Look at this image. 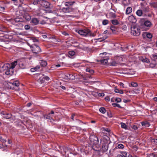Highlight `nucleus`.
I'll return each mask as SVG.
<instances>
[{
	"label": "nucleus",
	"instance_id": "obj_1",
	"mask_svg": "<svg viewBox=\"0 0 157 157\" xmlns=\"http://www.w3.org/2000/svg\"><path fill=\"white\" fill-rule=\"evenodd\" d=\"M30 47L34 53L33 55L34 56L37 57L39 56V53L41 52V50L38 46L36 44H32Z\"/></svg>",
	"mask_w": 157,
	"mask_h": 157
},
{
	"label": "nucleus",
	"instance_id": "obj_2",
	"mask_svg": "<svg viewBox=\"0 0 157 157\" xmlns=\"http://www.w3.org/2000/svg\"><path fill=\"white\" fill-rule=\"evenodd\" d=\"M107 54L106 52L101 53L99 55L100 57H101V59H99L97 61L100 62L101 63L105 64L108 62V60L109 59V58L108 56H105Z\"/></svg>",
	"mask_w": 157,
	"mask_h": 157
},
{
	"label": "nucleus",
	"instance_id": "obj_3",
	"mask_svg": "<svg viewBox=\"0 0 157 157\" xmlns=\"http://www.w3.org/2000/svg\"><path fill=\"white\" fill-rule=\"evenodd\" d=\"M2 117L6 119H11L12 122H13L16 120V117L15 116H13L12 115L11 113H7L6 111H3L1 113Z\"/></svg>",
	"mask_w": 157,
	"mask_h": 157
},
{
	"label": "nucleus",
	"instance_id": "obj_4",
	"mask_svg": "<svg viewBox=\"0 0 157 157\" xmlns=\"http://www.w3.org/2000/svg\"><path fill=\"white\" fill-rule=\"evenodd\" d=\"M9 88L10 89L17 90L19 89V82L18 81H15L12 82H9L8 83Z\"/></svg>",
	"mask_w": 157,
	"mask_h": 157
},
{
	"label": "nucleus",
	"instance_id": "obj_5",
	"mask_svg": "<svg viewBox=\"0 0 157 157\" xmlns=\"http://www.w3.org/2000/svg\"><path fill=\"white\" fill-rule=\"evenodd\" d=\"M89 140L93 145H96L98 143V137L94 135H91L90 136Z\"/></svg>",
	"mask_w": 157,
	"mask_h": 157
},
{
	"label": "nucleus",
	"instance_id": "obj_6",
	"mask_svg": "<svg viewBox=\"0 0 157 157\" xmlns=\"http://www.w3.org/2000/svg\"><path fill=\"white\" fill-rule=\"evenodd\" d=\"M75 31L80 35L83 36H85L90 35V30H75Z\"/></svg>",
	"mask_w": 157,
	"mask_h": 157
},
{
	"label": "nucleus",
	"instance_id": "obj_7",
	"mask_svg": "<svg viewBox=\"0 0 157 157\" xmlns=\"http://www.w3.org/2000/svg\"><path fill=\"white\" fill-rule=\"evenodd\" d=\"M102 150L103 152H106L108 150V141L106 140H104L103 143H102Z\"/></svg>",
	"mask_w": 157,
	"mask_h": 157
},
{
	"label": "nucleus",
	"instance_id": "obj_8",
	"mask_svg": "<svg viewBox=\"0 0 157 157\" xmlns=\"http://www.w3.org/2000/svg\"><path fill=\"white\" fill-rule=\"evenodd\" d=\"M64 78L67 80H74L75 79V76L72 74L67 73L64 75Z\"/></svg>",
	"mask_w": 157,
	"mask_h": 157
},
{
	"label": "nucleus",
	"instance_id": "obj_9",
	"mask_svg": "<svg viewBox=\"0 0 157 157\" xmlns=\"http://www.w3.org/2000/svg\"><path fill=\"white\" fill-rule=\"evenodd\" d=\"M62 10L64 13H70L73 12L74 9L72 7H68L63 8Z\"/></svg>",
	"mask_w": 157,
	"mask_h": 157
},
{
	"label": "nucleus",
	"instance_id": "obj_10",
	"mask_svg": "<svg viewBox=\"0 0 157 157\" xmlns=\"http://www.w3.org/2000/svg\"><path fill=\"white\" fill-rule=\"evenodd\" d=\"M142 36L144 39H145L146 37L149 39H151L152 36L151 33L147 32L144 33L142 34Z\"/></svg>",
	"mask_w": 157,
	"mask_h": 157
},
{
	"label": "nucleus",
	"instance_id": "obj_11",
	"mask_svg": "<svg viewBox=\"0 0 157 157\" xmlns=\"http://www.w3.org/2000/svg\"><path fill=\"white\" fill-rule=\"evenodd\" d=\"M140 30H131V33L134 36H139L140 34Z\"/></svg>",
	"mask_w": 157,
	"mask_h": 157
},
{
	"label": "nucleus",
	"instance_id": "obj_12",
	"mask_svg": "<svg viewBox=\"0 0 157 157\" xmlns=\"http://www.w3.org/2000/svg\"><path fill=\"white\" fill-rule=\"evenodd\" d=\"M2 72L7 70L8 68H10V64L8 63L4 64L2 63Z\"/></svg>",
	"mask_w": 157,
	"mask_h": 157
},
{
	"label": "nucleus",
	"instance_id": "obj_13",
	"mask_svg": "<svg viewBox=\"0 0 157 157\" xmlns=\"http://www.w3.org/2000/svg\"><path fill=\"white\" fill-rule=\"evenodd\" d=\"M124 147V145L121 144H119L118 145L117 147H116L113 149H111L110 150V152H113L115 151H116L118 148L119 149H123Z\"/></svg>",
	"mask_w": 157,
	"mask_h": 157
},
{
	"label": "nucleus",
	"instance_id": "obj_14",
	"mask_svg": "<svg viewBox=\"0 0 157 157\" xmlns=\"http://www.w3.org/2000/svg\"><path fill=\"white\" fill-rule=\"evenodd\" d=\"M128 20L132 23H134L136 22V19L133 15H131L128 17Z\"/></svg>",
	"mask_w": 157,
	"mask_h": 157
},
{
	"label": "nucleus",
	"instance_id": "obj_15",
	"mask_svg": "<svg viewBox=\"0 0 157 157\" xmlns=\"http://www.w3.org/2000/svg\"><path fill=\"white\" fill-rule=\"evenodd\" d=\"M13 72V69L11 68H9L6 71L5 73L7 75H12Z\"/></svg>",
	"mask_w": 157,
	"mask_h": 157
},
{
	"label": "nucleus",
	"instance_id": "obj_16",
	"mask_svg": "<svg viewBox=\"0 0 157 157\" xmlns=\"http://www.w3.org/2000/svg\"><path fill=\"white\" fill-rule=\"evenodd\" d=\"M86 71V72H89L90 74V75H88V77L89 78L91 77L90 75H93L94 73V71L93 70L89 68H87Z\"/></svg>",
	"mask_w": 157,
	"mask_h": 157
},
{
	"label": "nucleus",
	"instance_id": "obj_17",
	"mask_svg": "<svg viewBox=\"0 0 157 157\" xmlns=\"http://www.w3.org/2000/svg\"><path fill=\"white\" fill-rule=\"evenodd\" d=\"M44 119H49L50 121L53 120V118L50 113H48L47 114H45L44 115Z\"/></svg>",
	"mask_w": 157,
	"mask_h": 157
},
{
	"label": "nucleus",
	"instance_id": "obj_18",
	"mask_svg": "<svg viewBox=\"0 0 157 157\" xmlns=\"http://www.w3.org/2000/svg\"><path fill=\"white\" fill-rule=\"evenodd\" d=\"M141 124L142 126L145 128L148 127L150 125V124L147 121L142 122Z\"/></svg>",
	"mask_w": 157,
	"mask_h": 157
},
{
	"label": "nucleus",
	"instance_id": "obj_19",
	"mask_svg": "<svg viewBox=\"0 0 157 157\" xmlns=\"http://www.w3.org/2000/svg\"><path fill=\"white\" fill-rule=\"evenodd\" d=\"M39 22V21L36 18H34L31 21V23L33 25H37Z\"/></svg>",
	"mask_w": 157,
	"mask_h": 157
},
{
	"label": "nucleus",
	"instance_id": "obj_20",
	"mask_svg": "<svg viewBox=\"0 0 157 157\" xmlns=\"http://www.w3.org/2000/svg\"><path fill=\"white\" fill-rule=\"evenodd\" d=\"M114 58L116 60V61L117 62L118 64H119V63L122 61L123 60V58L121 57L117 56L115 57Z\"/></svg>",
	"mask_w": 157,
	"mask_h": 157
},
{
	"label": "nucleus",
	"instance_id": "obj_21",
	"mask_svg": "<svg viewBox=\"0 0 157 157\" xmlns=\"http://www.w3.org/2000/svg\"><path fill=\"white\" fill-rule=\"evenodd\" d=\"M17 64V61H15L12 63L11 64H10V68H12L13 69L16 66Z\"/></svg>",
	"mask_w": 157,
	"mask_h": 157
},
{
	"label": "nucleus",
	"instance_id": "obj_22",
	"mask_svg": "<svg viewBox=\"0 0 157 157\" xmlns=\"http://www.w3.org/2000/svg\"><path fill=\"white\" fill-rule=\"evenodd\" d=\"M40 65L42 67H45L47 64V63L46 61L45 60H40Z\"/></svg>",
	"mask_w": 157,
	"mask_h": 157
},
{
	"label": "nucleus",
	"instance_id": "obj_23",
	"mask_svg": "<svg viewBox=\"0 0 157 157\" xmlns=\"http://www.w3.org/2000/svg\"><path fill=\"white\" fill-rule=\"evenodd\" d=\"M13 33H12V34H13V35H22V36H24V35H26V33H19L17 32H15V31H13Z\"/></svg>",
	"mask_w": 157,
	"mask_h": 157
},
{
	"label": "nucleus",
	"instance_id": "obj_24",
	"mask_svg": "<svg viewBox=\"0 0 157 157\" xmlns=\"http://www.w3.org/2000/svg\"><path fill=\"white\" fill-rule=\"evenodd\" d=\"M132 11V9L131 7H128L126 9V13L127 14H129Z\"/></svg>",
	"mask_w": 157,
	"mask_h": 157
},
{
	"label": "nucleus",
	"instance_id": "obj_25",
	"mask_svg": "<svg viewBox=\"0 0 157 157\" xmlns=\"http://www.w3.org/2000/svg\"><path fill=\"white\" fill-rule=\"evenodd\" d=\"M75 3V1L67 2L65 3V5L67 6H69L73 5Z\"/></svg>",
	"mask_w": 157,
	"mask_h": 157
},
{
	"label": "nucleus",
	"instance_id": "obj_26",
	"mask_svg": "<svg viewBox=\"0 0 157 157\" xmlns=\"http://www.w3.org/2000/svg\"><path fill=\"white\" fill-rule=\"evenodd\" d=\"M14 20L16 22H22L23 21V20L21 17L16 18L14 19Z\"/></svg>",
	"mask_w": 157,
	"mask_h": 157
},
{
	"label": "nucleus",
	"instance_id": "obj_27",
	"mask_svg": "<svg viewBox=\"0 0 157 157\" xmlns=\"http://www.w3.org/2000/svg\"><path fill=\"white\" fill-rule=\"evenodd\" d=\"M149 4L151 7H153L154 8H157V2L150 3Z\"/></svg>",
	"mask_w": 157,
	"mask_h": 157
},
{
	"label": "nucleus",
	"instance_id": "obj_28",
	"mask_svg": "<svg viewBox=\"0 0 157 157\" xmlns=\"http://www.w3.org/2000/svg\"><path fill=\"white\" fill-rule=\"evenodd\" d=\"M136 14L139 16L140 17L142 16L143 12L142 10H138L136 12Z\"/></svg>",
	"mask_w": 157,
	"mask_h": 157
},
{
	"label": "nucleus",
	"instance_id": "obj_29",
	"mask_svg": "<svg viewBox=\"0 0 157 157\" xmlns=\"http://www.w3.org/2000/svg\"><path fill=\"white\" fill-rule=\"evenodd\" d=\"M18 65L20 68L21 69H24L25 66V64L22 62H20L18 63Z\"/></svg>",
	"mask_w": 157,
	"mask_h": 157
},
{
	"label": "nucleus",
	"instance_id": "obj_30",
	"mask_svg": "<svg viewBox=\"0 0 157 157\" xmlns=\"http://www.w3.org/2000/svg\"><path fill=\"white\" fill-rule=\"evenodd\" d=\"M25 18V19L27 20V21H29L30 20L31 18V16L28 14H25L24 16H23Z\"/></svg>",
	"mask_w": 157,
	"mask_h": 157
},
{
	"label": "nucleus",
	"instance_id": "obj_31",
	"mask_svg": "<svg viewBox=\"0 0 157 157\" xmlns=\"http://www.w3.org/2000/svg\"><path fill=\"white\" fill-rule=\"evenodd\" d=\"M112 24L114 25H117L119 24V22L116 19L112 20L111 21Z\"/></svg>",
	"mask_w": 157,
	"mask_h": 157
},
{
	"label": "nucleus",
	"instance_id": "obj_32",
	"mask_svg": "<svg viewBox=\"0 0 157 157\" xmlns=\"http://www.w3.org/2000/svg\"><path fill=\"white\" fill-rule=\"evenodd\" d=\"M40 69V67L39 66H37L35 67L32 68L31 69L30 71L32 72H34L35 71H37Z\"/></svg>",
	"mask_w": 157,
	"mask_h": 157
},
{
	"label": "nucleus",
	"instance_id": "obj_33",
	"mask_svg": "<svg viewBox=\"0 0 157 157\" xmlns=\"http://www.w3.org/2000/svg\"><path fill=\"white\" fill-rule=\"evenodd\" d=\"M118 64V63L115 59L114 60L110 62V65L112 66H117Z\"/></svg>",
	"mask_w": 157,
	"mask_h": 157
},
{
	"label": "nucleus",
	"instance_id": "obj_34",
	"mask_svg": "<svg viewBox=\"0 0 157 157\" xmlns=\"http://www.w3.org/2000/svg\"><path fill=\"white\" fill-rule=\"evenodd\" d=\"M121 128H124L125 129H127L128 128V127L127 125L125 124V123L121 122Z\"/></svg>",
	"mask_w": 157,
	"mask_h": 157
},
{
	"label": "nucleus",
	"instance_id": "obj_35",
	"mask_svg": "<svg viewBox=\"0 0 157 157\" xmlns=\"http://www.w3.org/2000/svg\"><path fill=\"white\" fill-rule=\"evenodd\" d=\"M144 24L147 27H150L151 25V22L148 21H145L144 22Z\"/></svg>",
	"mask_w": 157,
	"mask_h": 157
},
{
	"label": "nucleus",
	"instance_id": "obj_36",
	"mask_svg": "<svg viewBox=\"0 0 157 157\" xmlns=\"http://www.w3.org/2000/svg\"><path fill=\"white\" fill-rule=\"evenodd\" d=\"M122 157H127V153L125 151H121L120 152Z\"/></svg>",
	"mask_w": 157,
	"mask_h": 157
},
{
	"label": "nucleus",
	"instance_id": "obj_37",
	"mask_svg": "<svg viewBox=\"0 0 157 157\" xmlns=\"http://www.w3.org/2000/svg\"><path fill=\"white\" fill-rule=\"evenodd\" d=\"M109 15L111 18H115L116 17V15L115 14L112 12L109 13Z\"/></svg>",
	"mask_w": 157,
	"mask_h": 157
},
{
	"label": "nucleus",
	"instance_id": "obj_38",
	"mask_svg": "<svg viewBox=\"0 0 157 157\" xmlns=\"http://www.w3.org/2000/svg\"><path fill=\"white\" fill-rule=\"evenodd\" d=\"M99 110L100 112L103 114H104L105 113L106 110L104 107H101L99 109Z\"/></svg>",
	"mask_w": 157,
	"mask_h": 157
},
{
	"label": "nucleus",
	"instance_id": "obj_39",
	"mask_svg": "<svg viewBox=\"0 0 157 157\" xmlns=\"http://www.w3.org/2000/svg\"><path fill=\"white\" fill-rule=\"evenodd\" d=\"M44 78L43 77H40L38 80V82H39L40 83H44Z\"/></svg>",
	"mask_w": 157,
	"mask_h": 157
},
{
	"label": "nucleus",
	"instance_id": "obj_40",
	"mask_svg": "<svg viewBox=\"0 0 157 157\" xmlns=\"http://www.w3.org/2000/svg\"><path fill=\"white\" fill-rule=\"evenodd\" d=\"M69 150L68 148L66 147H64L63 151V152L64 153L66 154L69 151Z\"/></svg>",
	"mask_w": 157,
	"mask_h": 157
},
{
	"label": "nucleus",
	"instance_id": "obj_41",
	"mask_svg": "<svg viewBox=\"0 0 157 157\" xmlns=\"http://www.w3.org/2000/svg\"><path fill=\"white\" fill-rule=\"evenodd\" d=\"M112 105L114 107H118L119 108H122V107L119 104H118L117 103H112Z\"/></svg>",
	"mask_w": 157,
	"mask_h": 157
},
{
	"label": "nucleus",
	"instance_id": "obj_42",
	"mask_svg": "<svg viewBox=\"0 0 157 157\" xmlns=\"http://www.w3.org/2000/svg\"><path fill=\"white\" fill-rule=\"evenodd\" d=\"M6 147L7 145L4 144H0V149L5 148Z\"/></svg>",
	"mask_w": 157,
	"mask_h": 157
},
{
	"label": "nucleus",
	"instance_id": "obj_43",
	"mask_svg": "<svg viewBox=\"0 0 157 157\" xmlns=\"http://www.w3.org/2000/svg\"><path fill=\"white\" fill-rule=\"evenodd\" d=\"M43 3H44V5H46V6H44L46 8H48V7L49 3L48 2L46 1H44L43 2Z\"/></svg>",
	"mask_w": 157,
	"mask_h": 157
},
{
	"label": "nucleus",
	"instance_id": "obj_44",
	"mask_svg": "<svg viewBox=\"0 0 157 157\" xmlns=\"http://www.w3.org/2000/svg\"><path fill=\"white\" fill-rule=\"evenodd\" d=\"M131 85L132 87H136L138 86L137 83L135 82H132L131 83Z\"/></svg>",
	"mask_w": 157,
	"mask_h": 157
},
{
	"label": "nucleus",
	"instance_id": "obj_45",
	"mask_svg": "<svg viewBox=\"0 0 157 157\" xmlns=\"http://www.w3.org/2000/svg\"><path fill=\"white\" fill-rule=\"evenodd\" d=\"M0 140L2 143L6 142V139L3 138L2 136H0Z\"/></svg>",
	"mask_w": 157,
	"mask_h": 157
},
{
	"label": "nucleus",
	"instance_id": "obj_46",
	"mask_svg": "<svg viewBox=\"0 0 157 157\" xmlns=\"http://www.w3.org/2000/svg\"><path fill=\"white\" fill-rule=\"evenodd\" d=\"M109 21L107 20H104L102 21V24L104 25H105L108 23Z\"/></svg>",
	"mask_w": 157,
	"mask_h": 157
},
{
	"label": "nucleus",
	"instance_id": "obj_47",
	"mask_svg": "<svg viewBox=\"0 0 157 157\" xmlns=\"http://www.w3.org/2000/svg\"><path fill=\"white\" fill-rule=\"evenodd\" d=\"M75 54V53L74 51H70L69 52V54L70 56H72L74 55Z\"/></svg>",
	"mask_w": 157,
	"mask_h": 157
},
{
	"label": "nucleus",
	"instance_id": "obj_48",
	"mask_svg": "<svg viewBox=\"0 0 157 157\" xmlns=\"http://www.w3.org/2000/svg\"><path fill=\"white\" fill-rule=\"evenodd\" d=\"M152 57L154 60H155L156 59H157V54H153L152 55Z\"/></svg>",
	"mask_w": 157,
	"mask_h": 157
},
{
	"label": "nucleus",
	"instance_id": "obj_49",
	"mask_svg": "<svg viewBox=\"0 0 157 157\" xmlns=\"http://www.w3.org/2000/svg\"><path fill=\"white\" fill-rule=\"evenodd\" d=\"M96 145H93V146H92V149L95 151H97L98 152L99 151L98 150V148L97 147H95L94 146H95Z\"/></svg>",
	"mask_w": 157,
	"mask_h": 157
},
{
	"label": "nucleus",
	"instance_id": "obj_50",
	"mask_svg": "<svg viewBox=\"0 0 157 157\" xmlns=\"http://www.w3.org/2000/svg\"><path fill=\"white\" fill-rule=\"evenodd\" d=\"M103 131H106L108 133L110 132V130L107 128H103Z\"/></svg>",
	"mask_w": 157,
	"mask_h": 157
},
{
	"label": "nucleus",
	"instance_id": "obj_51",
	"mask_svg": "<svg viewBox=\"0 0 157 157\" xmlns=\"http://www.w3.org/2000/svg\"><path fill=\"white\" fill-rule=\"evenodd\" d=\"M133 45H129L128 46H127L126 47V50H129V49H130V48H133Z\"/></svg>",
	"mask_w": 157,
	"mask_h": 157
},
{
	"label": "nucleus",
	"instance_id": "obj_52",
	"mask_svg": "<svg viewBox=\"0 0 157 157\" xmlns=\"http://www.w3.org/2000/svg\"><path fill=\"white\" fill-rule=\"evenodd\" d=\"M65 146H59V148L61 152H63V151Z\"/></svg>",
	"mask_w": 157,
	"mask_h": 157
},
{
	"label": "nucleus",
	"instance_id": "obj_53",
	"mask_svg": "<svg viewBox=\"0 0 157 157\" xmlns=\"http://www.w3.org/2000/svg\"><path fill=\"white\" fill-rule=\"evenodd\" d=\"M132 128L134 130H136L138 129V127H137V126L136 125H134L132 126Z\"/></svg>",
	"mask_w": 157,
	"mask_h": 157
},
{
	"label": "nucleus",
	"instance_id": "obj_54",
	"mask_svg": "<svg viewBox=\"0 0 157 157\" xmlns=\"http://www.w3.org/2000/svg\"><path fill=\"white\" fill-rule=\"evenodd\" d=\"M115 101L117 102H120L121 101V99L120 98H117L115 99Z\"/></svg>",
	"mask_w": 157,
	"mask_h": 157
},
{
	"label": "nucleus",
	"instance_id": "obj_55",
	"mask_svg": "<svg viewBox=\"0 0 157 157\" xmlns=\"http://www.w3.org/2000/svg\"><path fill=\"white\" fill-rule=\"evenodd\" d=\"M43 78L44 79V81H45V80L46 81H48L49 79V77L47 76H44Z\"/></svg>",
	"mask_w": 157,
	"mask_h": 157
},
{
	"label": "nucleus",
	"instance_id": "obj_56",
	"mask_svg": "<svg viewBox=\"0 0 157 157\" xmlns=\"http://www.w3.org/2000/svg\"><path fill=\"white\" fill-rule=\"evenodd\" d=\"M149 66L151 67H155V64L151 63L150 64Z\"/></svg>",
	"mask_w": 157,
	"mask_h": 157
},
{
	"label": "nucleus",
	"instance_id": "obj_57",
	"mask_svg": "<svg viewBox=\"0 0 157 157\" xmlns=\"http://www.w3.org/2000/svg\"><path fill=\"white\" fill-rule=\"evenodd\" d=\"M136 26L134 24L132 25H131V29H136Z\"/></svg>",
	"mask_w": 157,
	"mask_h": 157
},
{
	"label": "nucleus",
	"instance_id": "obj_58",
	"mask_svg": "<svg viewBox=\"0 0 157 157\" xmlns=\"http://www.w3.org/2000/svg\"><path fill=\"white\" fill-rule=\"evenodd\" d=\"M62 33L63 35L65 36H68L69 34L68 33H67L66 31H63L62 32Z\"/></svg>",
	"mask_w": 157,
	"mask_h": 157
},
{
	"label": "nucleus",
	"instance_id": "obj_59",
	"mask_svg": "<svg viewBox=\"0 0 157 157\" xmlns=\"http://www.w3.org/2000/svg\"><path fill=\"white\" fill-rule=\"evenodd\" d=\"M25 29H30V26L29 25H26L25 26Z\"/></svg>",
	"mask_w": 157,
	"mask_h": 157
},
{
	"label": "nucleus",
	"instance_id": "obj_60",
	"mask_svg": "<svg viewBox=\"0 0 157 157\" xmlns=\"http://www.w3.org/2000/svg\"><path fill=\"white\" fill-rule=\"evenodd\" d=\"M2 63H0V73L2 72Z\"/></svg>",
	"mask_w": 157,
	"mask_h": 157
},
{
	"label": "nucleus",
	"instance_id": "obj_61",
	"mask_svg": "<svg viewBox=\"0 0 157 157\" xmlns=\"http://www.w3.org/2000/svg\"><path fill=\"white\" fill-rule=\"evenodd\" d=\"M119 85L121 86L122 88H124V84L123 83L121 82L119 84Z\"/></svg>",
	"mask_w": 157,
	"mask_h": 157
},
{
	"label": "nucleus",
	"instance_id": "obj_62",
	"mask_svg": "<svg viewBox=\"0 0 157 157\" xmlns=\"http://www.w3.org/2000/svg\"><path fill=\"white\" fill-rule=\"evenodd\" d=\"M32 40L34 42H37L38 41L37 39L34 38H33Z\"/></svg>",
	"mask_w": 157,
	"mask_h": 157
},
{
	"label": "nucleus",
	"instance_id": "obj_63",
	"mask_svg": "<svg viewBox=\"0 0 157 157\" xmlns=\"http://www.w3.org/2000/svg\"><path fill=\"white\" fill-rule=\"evenodd\" d=\"M98 95L99 96H104V94L103 93H100Z\"/></svg>",
	"mask_w": 157,
	"mask_h": 157
},
{
	"label": "nucleus",
	"instance_id": "obj_64",
	"mask_svg": "<svg viewBox=\"0 0 157 157\" xmlns=\"http://www.w3.org/2000/svg\"><path fill=\"white\" fill-rule=\"evenodd\" d=\"M151 155L153 157H157V154H155L154 153H152Z\"/></svg>",
	"mask_w": 157,
	"mask_h": 157
}]
</instances>
